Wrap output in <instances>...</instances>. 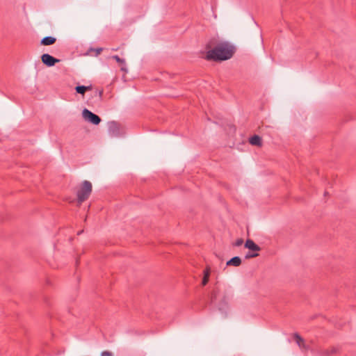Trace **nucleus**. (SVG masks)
Segmentation results:
<instances>
[{"label": "nucleus", "instance_id": "f257e3e1", "mask_svg": "<svg viewBox=\"0 0 356 356\" xmlns=\"http://www.w3.org/2000/svg\"><path fill=\"white\" fill-rule=\"evenodd\" d=\"M234 48L227 44H220L207 52L206 58L209 60H225L232 57Z\"/></svg>", "mask_w": 356, "mask_h": 356}, {"label": "nucleus", "instance_id": "f03ea898", "mask_svg": "<svg viewBox=\"0 0 356 356\" xmlns=\"http://www.w3.org/2000/svg\"><path fill=\"white\" fill-rule=\"evenodd\" d=\"M92 192V184L88 181H84L78 189L76 195L78 203L81 204L86 200Z\"/></svg>", "mask_w": 356, "mask_h": 356}, {"label": "nucleus", "instance_id": "7ed1b4c3", "mask_svg": "<svg viewBox=\"0 0 356 356\" xmlns=\"http://www.w3.org/2000/svg\"><path fill=\"white\" fill-rule=\"evenodd\" d=\"M83 118L90 123L97 125L101 122V118L87 108H84L82 112Z\"/></svg>", "mask_w": 356, "mask_h": 356}, {"label": "nucleus", "instance_id": "20e7f679", "mask_svg": "<svg viewBox=\"0 0 356 356\" xmlns=\"http://www.w3.org/2000/svg\"><path fill=\"white\" fill-rule=\"evenodd\" d=\"M41 60L42 62L48 67H52L56 63L59 62L58 59L55 58L54 57L48 54H42L41 56Z\"/></svg>", "mask_w": 356, "mask_h": 356}, {"label": "nucleus", "instance_id": "39448f33", "mask_svg": "<svg viewBox=\"0 0 356 356\" xmlns=\"http://www.w3.org/2000/svg\"><path fill=\"white\" fill-rule=\"evenodd\" d=\"M245 247L246 248H248L250 250L254 251V252H259L260 251L261 248L260 247L257 245L252 240L248 239L245 241Z\"/></svg>", "mask_w": 356, "mask_h": 356}, {"label": "nucleus", "instance_id": "423d86ee", "mask_svg": "<svg viewBox=\"0 0 356 356\" xmlns=\"http://www.w3.org/2000/svg\"><path fill=\"white\" fill-rule=\"evenodd\" d=\"M56 39L52 36H46L43 38L40 42L42 45H51L53 44L56 42Z\"/></svg>", "mask_w": 356, "mask_h": 356}, {"label": "nucleus", "instance_id": "0eeeda50", "mask_svg": "<svg viewBox=\"0 0 356 356\" xmlns=\"http://www.w3.org/2000/svg\"><path fill=\"white\" fill-rule=\"evenodd\" d=\"M92 90V85H90L88 86H76L75 88V90L77 93L79 94H81V95H84L85 92L87 91V90Z\"/></svg>", "mask_w": 356, "mask_h": 356}, {"label": "nucleus", "instance_id": "6e6552de", "mask_svg": "<svg viewBox=\"0 0 356 356\" xmlns=\"http://www.w3.org/2000/svg\"><path fill=\"white\" fill-rule=\"evenodd\" d=\"M241 264V259L239 257H234L227 262V266H238Z\"/></svg>", "mask_w": 356, "mask_h": 356}, {"label": "nucleus", "instance_id": "1a4fd4ad", "mask_svg": "<svg viewBox=\"0 0 356 356\" xmlns=\"http://www.w3.org/2000/svg\"><path fill=\"white\" fill-rule=\"evenodd\" d=\"M210 271H211V269H210V267H209V266H207L206 268V269L204 270V277H203L202 282V284L203 286H205L209 282Z\"/></svg>", "mask_w": 356, "mask_h": 356}, {"label": "nucleus", "instance_id": "9d476101", "mask_svg": "<svg viewBox=\"0 0 356 356\" xmlns=\"http://www.w3.org/2000/svg\"><path fill=\"white\" fill-rule=\"evenodd\" d=\"M250 143L253 145L260 146L261 145V139L259 136L254 135L250 138Z\"/></svg>", "mask_w": 356, "mask_h": 356}, {"label": "nucleus", "instance_id": "9b49d317", "mask_svg": "<svg viewBox=\"0 0 356 356\" xmlns=\"http://www.w3.org/2000/svg\"><path fill=\"white\" fill-rule=\"evenodd\" d=\"M293 337L298 346L300 348H305L304 339L298 334H295Z\"/></svg>", "mask_w": 356, "mask_h": 356}, {"label": "nucleus", "instance_id": "f8f14e48", "mask_svg": "<svg viewBox=\"0 0 356 356\" xmlns=\"http://www.w3.org/2000/svg\"><path fill=\"white\" fill-rule=\"evenodd\" d=\"M114 60H116L120 65H122L121 67V70L127 71V68L125 67V60L124 59L120 58L118 55L113 56L112 57Z\"/></svg>", "mask_w": 356, "mask_h": 356}, {"label": "nucleus", "instance_id": "ddd939ff", "mask_svg": "<svg viewBox=\"0 0 356 356\" xmlns=\"http://www.w3.org/2000/svg\"><path fill=\"white\" fill-rule=\"evenodd\" d=\"M258 255H259V254L257 252H255V253L248 252L245 255V258L246 259L253 258V257H257Z\"/></svg>", "mask_w": 356, "mask_h": 356}, {"label": "nucleus", "instance_id": "4468645a", "mask_svg": "<svg viewBox=\"0 0 356 356\" xmlns=\"http://www.w3.org/2000/svg\"><path fill=\"white\" fill-rule=\"evenodd\" d=\"M243 240L242 238H239V239L236 241L234 245L236 246H240V245H241L243 244Z\"/></svg>", "mask_w": 356, "mask_h": 356}, {"label": "nucleus", "instance_id": "2eb2a0df", "mask_svg": "<svg viewBox=\"0 0 356 356\" xmlns=\"http://www.w3.org/2000/svg\"><path fill=\"white\" fill-rule=\"evenodd\" d=\"M101 356H113L112 353L108 351H104L102 353Z\"/></svg>", "mask_w": 356, "mask_h": 356}, {"label": "nucleus", "instance_id": "dca6fc26", "mask_svg": "<svg viewBox=\"0 0 356 356\" xmlns=\"http://www.w3.org/2000/svg\"><path fill=\"white\" fill-rule=\"evenodd\" d=\"M103 49L102 48H97V49H94V51H95L96 52V55H99L102 51Z\"/></svg>", "mask_w": 356, "mask_h": 356}, {"label": "nucleus", "instance_id": "f3484780", "mask_svg": "<svg viewBox=\"0 0 356 356\" xmlns=\"http://www.w3.org/2000/svg\"><path fill=\"white\" fill-rule=\"evenodd\" d=\"M102 91H100V92H99V96L101 97V96H102Z\"/></svg>", "mask_w": 356, "mask_h": 356}]
</instances>
